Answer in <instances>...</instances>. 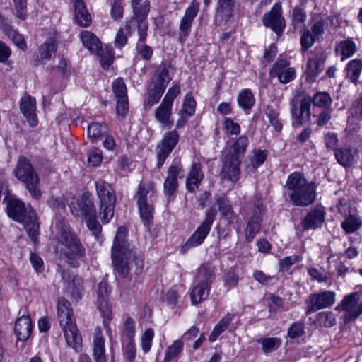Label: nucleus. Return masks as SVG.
Segmentation results:
<instances>
[{"label": "nucleus", "instance_id": "1", "mask_svg": "<svg viewBox=\"0 0 362 362\" xmlns=\"http://www.w3.org/2000/svg\"><path fill=\"white\" fill-rule=\"evenodd\" d=\"M127 229L119 226L116 232L111 250L112 264L115 270L122 277L129 271V261L132 260L137 267L143 266V257L140 251L131 247L127 240Z\"/></svg>", "mask_w": 362, "mask_h": 362}, {"label": "nucleus", "instance_id": "2", "mask_svg": "<svg viewBox=\"0 0 362 362\" xmlns=\"http://www.w3.org/2000/svg\"><path fill=\"white\" fill-rule=\"evenodd\" d=\"M56 229L58 252L69 265L78 267L79 260L86 255V249L80 238L64 221H57Z\"/></svg>", "mask_w": 362, "mask_h": 362}, {"label": "nucleus", "instance_id": "3", "mask_svg": "<svg viewBox=\"0 0 362 362\" xmlns=\"http://www.w3.org/2000/svg\"><path fill=\"white\" fill-rule=\"evenodd\" d=\"M285 187L289 201L293 206L305 207L316 199V184L308 181L303 173L293 172L286 181Z\"/></svg>", "mask_w": 362, "mask_h": 362}, {"label": "nucleus", "instance_id": "4", "mask_svg": "<svg viewBox=\"0 0 362 362\" xmlns=\"http://www.w3.org/2000/svg\"><path fill=\"white\" fill-rule=\"evenodd\" d=\"M57 314L67 344L78 351L81 348L82 339L75 323L71 304L65 298L58 300Z\"/></svg>", "mask_w": 362, "mask_h": 362}, {"label": "nucleus", "instance_id": "5", "mask_svg": "<svg viewBox=\"0 0 362 362\" xmlns=\"http://www.w3.org/2000/svg\"><path fill=\"white\" fill-rule=\"evenodd\" d=\"M16 177L23 182L30 195L38 200L42 197L39 176L30 160L23 156L18 158L14 170Z\"/></svg>", "mask_w": 362, "mask_h": 362}, {"label": "nucleus", "instance_id": "6", "mask_svg": "<svg viewBox=\"0 0 362 362\" xmlns=\"http://www.w3.org/2000/svg\"><path fill=\"white\" fill-rule=\"evenodd\" d=\"M97 195L100 199L99 217L103 223L106 224L110 221L114 216L116 204V195L111 185L107 182L99 180L95 182Z\"/></svg>", "mask_w": 362, "mask_h": 362}, {"label": "nucleus", "instance_id": "7", "mask_svg": "<svg viewBox=\"0 0 362 362\" xmlns=\"http://www.w3.org/2000/svg\"><path fill=\"white\" fill-rule=\"evenodd\" d=\"M216 214L217 212L214 207H211L206 210L205 218L202 223L183 245L182 247L183 252L191 247L200 245L204 241L211 230Z\"/></svg>", "mask_w": 362, "mask_h": 362}, {"label": "nucleus", "instance_id": "8", "mask_svg": "<svg viewBox=\"0 0 362 362\" xmlns=\"http://www.w3.org/2000/svg\"><path fill=\"white\" fill-rule=\"evenodd\" d=\"M310 95L294 98L291 101L292 124L294 127L305 125L310 122L311 112Z\"/></svg>", "mask_w": 362, "mask_h": 362}, {"label": "nucleus", "instance_id": "9", "mask_svg": "<svg viewBox=\"0 0 362 362\" xmlns=\"http://www.w3.org/2000/svg\"><path fill=\"white\" fill-rule=\"evenodd\" d=\"M335 293L329 290L311 293L305 301V313L309 315L331 307L335 302Z\"/></svg>", "mask_w": 362, "mask_h": 362}, {"label": "nucleus", "instance_id": "10", "mask_svg": "<svg viewBox=\"0 0 362 362\" xmlns=\"http://www.w3.org/2000/svg\"><path fill=\"white\" fill-rule=\"evenodd\" d=\"M180 135L176 129L165 133L161 141L156 146L158 168H161L170 153L179 142Z\"/></svg>", "mask_w": 362, "mask_h": 362}, {"label": "nucleus", "instance_id": "11", "mask_svg": "<svg viewBox=\"0 0 362 362\" xmlns=\"http://www.w3.org/2000/svg\"><path fill=\"white\" fill-rule=\"evenodd\" d=\"M185 170L182 163L178 162H173L168 167L167 176L163 183V193L169 198L173 197L176 193L179 182L178 179L184 177Z\"/></svg>", "mask_w": 362, "mask_h": 362}, {"label": "nucleus", "instance_id": "12", "mask_svg": "<svg viewBox=\"0 0 362 362\" xmlns=\"http://www.w3.org/2000/svg\"><path fill=\"white\" fill-rule=\"evenodd\" d=\"M107 284L102 281L98 286V307L103 318V325L110 332V322L112 319V305L109 302V293Z\"/></svg>", "mask_w": 362, "mask_h": 362}, {"label": "nucleus", "instance_id": "13", "mask_svg": "<svg viewBox=\"0 0 362 362\" xmlns=\"http://www.w3.org/2000/svg\"><path fill=\"white\" fill-rule=\"evenodd\" d=\"M262 23L270 28L276 34L280 35L286 27V21L282 16V8L280 3L273 5L272 9L264 14Z\"/></svg>", "mask_w": 362, "mask_h": 362}, {"label": "nucleus", "instance_id": "14", "mask_svg": "<svg viewBox=\"0 0 362 362\" xmlns=\"http://www.w3.org/2000/svg\"><path fill=\"white\" fill-rule=\"evenodd\" d=\"M220 176L221 179L237 182L240 180L242 159L230 154H225Z\"/></svg>", "mask_w": 362, "mask_h": 362}, {"label": "nucleus", "instance_id": "15", "mask_svg": "<svg viewBox=\"0 0 362 362\" xmlns=\"http://www.w3.org/2000/svg\"><path fill=\"white\" fill-rule=\"evenodd\" d=\"M199 10V3L193 0L185 10L179 25V41L183 43L189 36L192 24Z\"/></svg>", "mask_w": 362, "mask_h": 362}, {"label": "nucleus", "instance_id": "16", "mask_svg": "<svg viewBox=\"0 0 362 362\" xmlns=\"http://www.w3.org/2000/svg\"><path fill=\"white\" fill-rule=\"evenodd\" d=\"M290 62L286 59H279L269 71L271 78H276L279 83L286 84L296 77V70L290 67Z\"/></svg>", "mask_w": 362, "mask_h": 362}, {"label": "nucleus", "instance_id": "17", "mask_svg": "<svg viewBox=\"0 0 362 362\" xmlns=\"http://www.w3.org/2000/svg\"><path fill=\"white\" fill-rule=\"evenodd\" d=\"M216 202L218 206L221 216L235 229L238 233L240 230L239 216L235 213L232 205L225 194H220L216 197Z\"/></svg>", "mask_w": 362, "mask_h": 362}, {"label": "nucleus", "instance_id": "18", "mask_svg": "<svg viewBox=\"0 0 362 362\" xmlns=\"http://www.w3.org/2000/svg\"><path fill=\"white\" fill-rule=\"evenodd\" d=\"M360 297L361 296L358 292H353L344 296L336 309L341 308L342 310L349 311L350 318L355 320L362 315V301L356 305L360 300Z\"/></svg>", "mask_w": 362, "mask_h": 362}, {"label": "nucleus", "instance_id": "19", "mask_svg": "<svg viewBox=\"0 0 362 362\" xmlns=\"http://www.w3.org/2000/svg\"><path fill=\"white\" fill-rule=\"evenodd\" d=\"M325 220V211L322 206H317L311 209L301 221L304 230L315 229L322 226Z\"/></svg>", "mask_w": 362, "mask_h": 362}, {"label": "nucleus", "instance_id": "20", "mask_svg": "<svg viewBox=\"0 0 362 362\" xmlns=\"http://www.w3.org/2000/svg\"><path fill=\"white\" fill-rule=\"evenodd\" d=\"M6 201V209L8 216L13 220L22 223L25 219L26 209L25 204L13 197H5L4 202Z\"/></svg>", "mask_w": 362, "mask_h": 362}, {"label": "nucleus", "instance_id": "21", "mask_svg": "<svg viewBox=\"0 0 362 362\" xmlns=\"http://www.w3.org/2000/svg\"><path fill=\"white\" fill-rule=\"evenodd\" d=\"M204 178L202 164L199 162H193L186 176L187 189L191 193L194 192L199 187Z\"/></svg>", "mask_w": 362, "mask_h": 362}, {"label": "nucleus", "instance_id": "22", "mask_svg": "<svg viewBox=\"0 0 362 362\" xmlns=\"http://www.w3.org/2000/svg\"><path fill=\"white\" fill-rule=\"evenodd\" d=\"M261 207L258 204L255 206L253 216L249 219L245 230V237L247 242H252L261 228L262 217Z\"/></svg>", "mask_w": 362, "mask_h": 362}, {"label": "nucleus", "instance_id": "23", "mask_svg": "<svg viewBox=\"0 0 362 362\" xmlns=\"http://www.w3.org/2000/svg\"><path fill=\"white\" fill-rule=\"evenodd\" d=\"M20 109L27 118L29 124L33 127H35L37 124L35 99L30 95L23 97L20 103Z\"/></svg>", "mask_w": 362, "mask_h": 362}, {"label": "nucleus", "instance_id": "24", "mask_svg": "<svg viewBox=\"0 0 362 362\" xmlns=\"http://www.w3.org/2000/svg\"><path fill=\"white\" fill-rule=\"evenodd\" d=\"M33 324L29 315L23 314L17 318L15 323L14 332L18 341H26L30 336Z\"/></svg>", "mask_w": 362, "mask_h": 362}, {"label": "nucleus", "instance_id": "25", "mask_svg": "<svg viewBox=\"0 0 362 362\" xmlns=\"http://www.w3.org/2000/svg\"><path fill=\"white\" fill-rule=\"evenodd\" d=\"M357 150L346 146L334 149V157L339 164L343 167H350L356 162Z\"/></svg>", "mask_w": 362, "mask_h": 362}, {"label": "nucleus", "instance_id": "26", "mask_svg": "<svg viewBox=\"0 0 362 362\" xmlns=\"http://www.w3.org/2000/svg\"><path fill=\"white\" fill-rule=\"evenodd\" d=\"M76 204L77 208L74 205L71 206V211L75 216H82L86 218L97 214L93 201L85 195L77 201Z\"/></svg>", "mask_w": 362, "mask_h": 362}, {"label": "nucleus", "instance_id": "27", "mask_svg": "<svg viewBox=\"0 0 362 362\" xmlns=\"http://www.w3.org/2000/svg\"><path fill=\"white\" fill-rule=\"evenodd\" d=\"M173 105L162 100L155 110V117L158 122L163 127L170 128L173 124L172 117Z\"/></svg>", "mask_w": 362, "mask_h": 362}, {"label": "nucleus", "instance_id": "28", "mask_svg": "<svg viewBox=\"0 0 362 362\" xmlns=\"http://www.w3.org/2000/svg\"><path fill=\"white\" fill-rule=\"evenodd\" d=\"M325 59L322 54H314L309 57L307 64V79L310 82L315 81V78L323 69Z\"/></svg>", "mask_w": 362, "mask_h": 362}, {"label": "nucleus", "instance_id": "29", "mask_svg": "<svg viewBox=\"0 0 362 362\" xmlns=\"http://www.w3.org/2000/svg\"><path fill=\"white\" fill-rule=\"evenodd\" d=\"M74 14L76 23L81 27H88L91 23V16L83 0L74 1Z\"/></svg>", "mask_w": 362, "mask_h": 362}, {"label": "nucleus", "instance_id": "30", "mask_svg": "<svg viewBox=\"0 0 362 362\" xmlns=\"http://www.w3.org/2000/svg\"><path fill=\"white\" fill-rule=\"evenodd\" d=\"M156 187L153 182L141 183L136 194V203H153L156 194Z\"/></svg>", "mask_w": 362, "mask_h": 362}, {"label": "nucleus", "instance_id": "31", "mask_svg": "<svg viewBox=\"0 0 362 362\" xmlns=\"http://www.w3.org/2000/svg\"><path fill=\"white\" fill-rule=\"evenodd\" d=\"M235 7V0H217L216 15L227 21L233 16Z\"/></svg>", "mask_w": 362, "mask_h": 362}, {"label": "nucleus", "instance_id": "32", "mask_svg": "<svg viewBox=\"0 0 362 362\" xmlns=\"http://www.w3.org/2000/svg\"><path fill=\"white\" fill-rule=\"evenodd\" d=\"M79 38L83 47L93 54L98 51V48L102 45V42L98 37L93 33L88 30L82 31L79 35Z\"/></svg>", "mask_w": 362, "mask_h": 362}, {"label": "nucleus", "instance_id": "33", "mask_svg": "<svg viewBox=\"0 0 362 362\" xmlns=\"http://www.w3.org/2000/svg\"><path fill=\"white\" fill-rule=\"evenodd\" d=\"M211 285L209 283L197 281L191 291L190 297L192 304L197 305L206 299L209 296Z\"/></svg>", "mask_w": 362, "mask_h": 362}, {"label": "nucleus", "instance_id": "34", "mask_svg": "<svg viewBox=\"0 0 362 362\" xmlns=\"http://www.w3.org/2000/svg\"><path fill=\"white\" fill-rule=\"evenodd\" d=\"M326 18L325 16L318 13H313L310 15V31L318 38L322 36L326 28Z\"/></svg>", "mask_w": 362, "mask_h": 362}, {"label": "nucleus", "instance_id": "35", "mask_svg": "<svg viewBox=\"0 0 362 362\" xmlns=\"http://www.w3.org/2000/svg\"><path fill=\"white\" fill-rule=\"evenodd\" d=\"M248 144L247 136L245 135L240 136L233 142L226 154H230L238 157V158L243 159Z\"/></svg>", "mask_w": 362, "mask_h": 362}, {"label": "nucleus", "instance_id": "36", "mask_svg": "<svg viewBox=\"0 0 362 362\" xmlns=\"http://www.w3.org/2000/svg\"><path fill=\"white\" fill-rule=\"evenodd\" d=\"M215 267L210 262L202 264L198 269L196 275L197 281L209 283L211 285L215 277Z\"/></svg>", "mask_w": 362, "mask_h": 362}, {"label": "nucleus", "instance_id": "37", "mask_svg": "<svg viewBox=\"0 0 362 362\" xmlns=\"http://www.w3.org/2000/svg\"><path fill=\"white\" fill-rule=\"evenodd\" d=\"M341 227L346 234L354 233L362 227V219L357 214H350L341 223Z\"/></svg>", "mask_w": 362, "mask_h": 362}, {"label": "nucleus", "instance_id": "38", "mask_svg": "<svg viewBox=\"0 0 362 362\" xmlns=\"http://www.w3.org/2000/svg\"><path fill=\"white\" fill-rule=\"evenodd\" d=\"M94 54L100 57V64L104 69H108L114 62V51L112 47L107 45L103 46L102 45L98 48V51H96Z\"/></svg>", "mask_w": 362, "mask_h": 362}, {"label": "nucleus", "instance_id": "39", "mask_svg": "<svg viewBox=\"0 0 362 362\" xmlns=\"http://www.w3.org/2000/svg\"><path fill=\"white\" fill-rule=\"evenodd\" d=\"M165 90V89L163 88V86H158L151 83L147 88L148 92L146 98L144 102V105L152 107L155 104H157L159 102Z\"/></svg>", "mask_w": 362, "mask_h": 362}, {"label": "nucleus", "instance_id": "40", "mask_svg": "<svg viewBox=\"0 0 362 362\" xmlns=\"http://www.w3.org/2000/svg\"><path fill=\"white\" fill-rule=\"evenodd\" d=\"M138 205L140 217L144 225L147 228L153 223L154 207L153 204L150 202L136 203Z\"/></svg>", "mask_w": 362, "mask_h": 362}, {"label": "nucleus", "instance_id": "41", "mask_svg": "<svg viewBox=\"0 0 362 362\" xmlns=\"http://www.w3.org/2000/svg\"><path fill=\"white\" fill-rule=\"evenodd\" d=\"M57 49V42L54 38L46 40L39 48L37 58L40 60H49Z\"/></svg>", "mask_w": 362, "mask_h": 362}, {"label": "nucleus", "instance_id": "42", "mask_svg": "<svg viewBox=\"0 0 362 362\" xmlns=\"http://www.w3.org/2000/svg\"><path fill=\"white\" fill-rule=\"evenodd\" d=\"M25 223V228L28 236L35 243L39 234V224L37 221L35 214L33 211H29L28 216L23 221Z\"/></svg>", "mask_w": 362, "mask_h": 362}, {"label": "nucleus", "instance_id": "43", "mask_svg": "<svg viewBox=\"0 0 362 362\" xmlns=\"http://www.w3.org/2000/svg\"><path fill=\"white\" fill-rule=\"evenodd\" d=\"M346 77L354 84H357L358 80L362 71V60L355 59L350 61L346 68Z\"/></svg>", "mask_w": 362, "mask_h": 362}, {"label": "nucleus", "instance_id": "44", "mask_svg": "<svg viewBox=\"0 0 362 362\" xmlns=\"http://www.w3.org/2000/svg\"><path fill=\"white\" fill-rule=\"evenodd\" d=\"M234 316L235 315L228 313L218 322L209 337L211 342L216 341L218 336L228 328Z\"/></svg>", "mask_w": 362, "mask_h": 362}, {"label": "nucleus", "instance_id": "45", "mask_svg": "<svg viewBox=\"0 0 362 362\" xmlns=\"http://www.w3.org/2000/svg\"><path fill=\"white\" fill-rule=\"evenodd\" d=\"M132 8L133 11V16L129 22V24L134 21H136V22L146 21V19L150 11L149 1L146 0L142 2L141 4L133 6Z\"/></svg>", "mask_w": 362, "mask_h": 362}, {"label": "nucleus", "instance_id": "46", "mask_svg": "<svg viewBox=\"0 0 362 362\" xmlns=\"http://www.w3.org/2000/svg\"><path fill=\"white\" fill-rule=\"evenodd\" d=\"M291 25L295 30L305 27L307 14L305 10L299 6L294 7L291 11Z\"/></svg>", "mask_w": 362, "mask_h": 362}, {"label": "nucleus", "instance_id": "47", "mask_svg": "<svg viewBox=\"0 0 362 362\" xmlns=\"http://www.w3.org/2000/svg\"><path fill=\"white\" fill-rule=\"evenodd\" d=\"M132 31V27L129 23H127L124 27L119 28L115 39V46L116 48L121 49L127 45L128 37L131 35Z\"/></svg>", "mask_w": 362, "mask_h": 362}, {"label": "nucleus", "instance_id": "48", "mask_svg": "<svg viewBox=\"0 0 362 362\" xmlns=\"http://www.w3.org/2000/svg\"><path fill=\"white\" fill-rule=\"evenodd\" d=\"M238 105L245 110H250L255 103V99L250 89H243L238 95Z\"/></svg>", "mask_w": 362, "mask_h": 362}, {"label": "nucleus", "instance_id": "49", "mask_svg": "<svg viewBox=\"0 0 362 362\" xmlns=\"http://www.w3.org/2000/svg\"><path fill=\"white\" fill-rule=\"evenodd\" d=\"M356 50V44L350 40L341 41L336 47V52L342 56V60L351 57Z\"/></svg>", "mask_w": 362, "mask_h": 362}, {"label": "nucleus", "instance_id": "50", "mask_svg": "<svg viewBox=\"0 0 362 362\" xmlns=\"http://www.w3.org/2000/svg\"><path fill=\"white\" fill-rule=\"evenodd\" d=\"M310 104H313L314 106L326 109L329 108L332 100L329 94L326 92H317L314 94L313 97L310 96Z\"/></svg>", "mask_w": 362, "mask_h": 362}, {"label": "nucleus", "instance_id": "51", "mask_svg": "<svg viewBox=\"0 0 362 362\" xmlns=\"http://www.w3.org/2000/svg\"><path fill=\"white\" fill-rule=\"evenodd\" d=\"M183 341L180 339L175 341L165 351L163 362H171L176 359L182 353L183 349Z\"/></svg>", "mask_w": 362, "mask_h": 362}, {"label": "nucleus", "instance_id": "52", "mask_svg": "<svg viewBox=\"0 0 362 362\" xmlns=\"http://www.w3.org/2000/svg\"><path fill=\"white\" fill-rule=\"evenodd\" d=\"M257 342L262 345V351L265 354L277 350L281 344V339L277 337L260 338L257 340Z\"/></svg>", "mask_w": 362, "mask_h": 362}, {"label": "nucleus", "instance_id": "53", "mask_svg": "<svg viewBox=\"0 0 362 362\" xmlns=\"http://www.w3.org/2000/svg\"><path fill=\"white\" fill-rule=\"evenodd\" d=\"M196 105V100L192 93H187L185 96L182 107L179 111V115H185L189 117H192L195 113Z\"/></svg>", "mask_w": 362, "mask_h": 362}, {"label": "nucleus", "instance_id": "54", "mask_svg": "<svg viewBox=\"0 0 362 362\" xmlns=\"http://www.w3.org/2000/svg\"><path fill=\"white\" fill-rule=\"evenodd\" d=\"M69 279L70 281L68 284V288L70 290L72 297L76 300L80 299L83 290V281L81 278L74 275L70 276Z\"/></svg>", "mask_w": 362, "mask_h": 362}, {"label": "nucleus", "instance_id": "55", "mask_svg": "<svg viewBox=\"0 0 362 362\" xmlns=\"http://www.w3.org/2000/svg\"><path fill=\"white\" fill-rule=\"evenodd\" d=\"M171 79L168 69L163 67L156 71L151 83L158 86H163V88L165 89Z\"/></svg>", "mask_w": 362, "mask_h": 362}, {"label": "nucleus", "instance_id": "56", "mask_svg": "<svg viewBox=\"0 0 362 362\" xmlns=\"http://www.w3.org/2000/svg\"><path fill=\"white\" fill-rule=\"evenodd\" d=\"M253 154L251 165H248L246 167V170L248 172H255L258 167L264 163L267 157V151L264 150H255L253 151Z\"/></svg>", "mask_w": 362, "mask_h": 362}, {"label": "nucleus", "instance_id": "57", "mask_svg": "<svg viewBox=\"0 0 362 362\" xmlns=\"http://www.w3.org/2000/svg\"><path fill=\"white\" fill-rule=\"evenodd\" d=\"M107 132V127L106 125L97 122L91 123L88 127V136L92 142L100 139Z\"/></svg>", "mask_w": 362, "mask_h": 362}, {"label": "nucleus", "instance_id": "58", "mask_svg": "<svg viewBox=\"0 0 362 362\" xmlns=\"http://www.w3.org/2000/svg\"><path fill=\"white\" fill-rule=\"evenodd\" d=\"M300 33L301 49L303 52H305L314 45L318 37L314 35L310 29L307 28H303V29L300 30Z\"/></svg>", "mask_w": 362, "mask_h": 362}, {"label": "nucleus", "instance_id": "59", "mask_svg": "<svg viewBox=\"0 0 362 362\" xmlns=\"http://www.w3.org/2000/svg\"><path fill=\"white\" fill-rule=\"evenodd\" d=\"M265 114L269 120L270 124L273 126L274 129L277 132H281L282 129V124L279 119V111L271 105H268L266 107Z\"/></svg>", "mask_w": 362, "mask_h": 362}, {"label": "nucleus", "instance_id": "60", "mask_svg": "<svg viewBox=\"0 0 362 362\" xmlns=\"http://www.w3.org/2000/svg\"><path fill=\"white\" fill-rule=\"evenodd\" d=\"M316 322L322 327H332L336 324L335 315L331 312H320L316 316Z\"/></svg>", "mask_w": 362, "mask_h": 362}, {"label": "nucleus", "instance_id": "61", "mask_svg": "<svg viewBox=\"0 0 362 362\" xmlns=\"http://www.w3.org/2000/svg\"><path fill=\"white\" fill-rule=\"evenodd\" d=\"M112 92L117 99L128 98L126 84L122 78H118L112 82Z\"/></svg>", "mask_w": 362, "mask_h": 362}, {"label": "nucleus", "instance_id": "62", "mask_svg": "<svg viewBox=\"0 0 362 362\" xmlns=\"http://www.w3.org/2000/svg\"><path fill=\"white\" fill-rule=\"evenodd\" d=\"M6 33L8 37L11 39L13 43L21 50H25L27 48L26 42L23 37L22 35L18 33L16 30L12 28L6 29Z\"/></svg>", "mask_w": 362, "mask_h": 362}, {"label": "nucleus", "instance_id": "63", "mask_svg": "<svg viewBox=\"0 0 362 362\" xmlns=\"http://www.w3.org/2000/svg\"><path fill=\"white\" fill-rule=\"evenodd\" d=\"M305 333V325L303 322H293L288 329V337L291 339H296L302 337Z\"/></svg>", "mask_w": 362, "mask_h": 362}, {"label": "nucleus", "instance_id": "64", "mask_svg": "<svg viewBox=\"0 0 362 362\" xmlns=\"http://www.w3.org/2000/svg\"><path fill=\"white\" fill-rule=\"evenodd\" d=\"M349 112L351 117L362 120V94L352 103Z\"/></svg>", "mask_w": 362, "mask_h": 362}]
</instances>
